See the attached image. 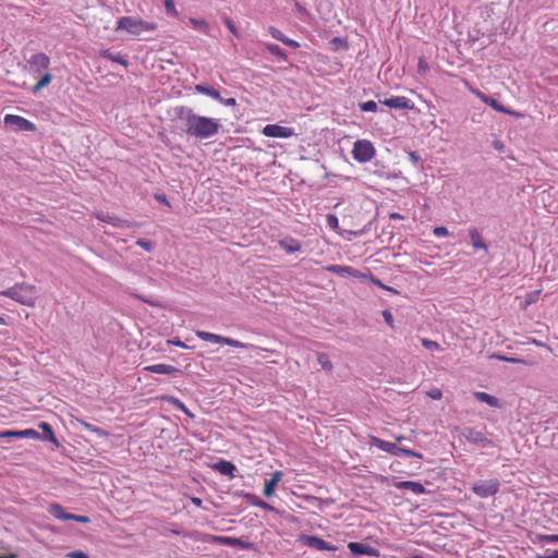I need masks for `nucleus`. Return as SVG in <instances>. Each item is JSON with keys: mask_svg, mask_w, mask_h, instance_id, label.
<instances>
[{"mask_svg": "<svg viewBox=\"0 0 558 558\" xmlns=\"http://www.w3.org/2000/svg\"><path fill=\"white\" fill-rule=\"evenodd\" d=\"M179 117L184 121V132L187 136L206 140L219 132V121L214 118L196 114L192 109L182 108Z\"/></svg>", "mask_w": 558, "mask_h": 558, "instance_id": "nucleus-1", "label": "nucleus"}, {"mask_svg": "<svg viewBox=\"0 0 558 558\" xmlns=\"http://www.w3.org/2000/svg\"><path fill=\"white\" fill-rule=\"evenodd\" d=\"M50 58L44 52L34 53L26 61V69L32 75H40V80L32 87V92L37 94L43 88L47 87L53 76L49 72Z\"/></svg>", "mask_w": 558, "mask_h": 558, "instance_id": "nucleus-2", "label": "nucleus"}, {"mask_svg": "<svg viewBox=\"0 0 558 558\" xmlns=\"http://www.w3.org/2000/svg\"><path fill=\"white\" fill-rule=\"evenodd\" d=\"M157 23L145 21L138 16H122L117 21L116 31H124L132 36H141L157 29Z\"/></svg>", "mask_w": 558, "mask_h": 558, "instance_id": "nucleus-3", "label": "nucleus"}, {"mask_svg": "<svg viewBox=\"0 0 558 558\" xmlns=\"http://www.w3.org/2000/svg\"><path fill=\"white\" fill-rule=\"evenodd\" d=\"M0 294L26 306H34L36 303V288L27 283H17Z\"/></svg>", "mask_w": 558, "mask_h": 558, "instance_id": "nucleus-4", "label": "nucleus"}, {"mask_svg": "<svg viewBox=\"0 0 558 558\" xmlns=\"http://www.w3.org/2000/svg\"><path fill=\"white\" fill-rule=\"evenodd\" d=\"M195 333L199 339H202L204 341H210V342H215V343L226 344V345H230V347L239 348V349H257V347H255L254 344L244 343L239 340L223 337V336L216 335V333L208 332V331L196 330Z\"/></svg>", "mask_w": 558, "mask_h": 558, "instance_id": "nucleus-5", "label": "nucleus"}, {"mask_svg": "<svg viewBox=\"0 0 558 558\" xmlns=\"http://www.w3.org/2000/svg\"><path fill=\"white\" fill-rule=\"evenodd\" d=\"M376 155L374 144L368 140H359L353 144L352 156L361 163L371 161Z\"/></svg>", "mask_w": 558, "mask_h": 558, "instance_id": "nucleus-6", "label": "nucleus"}, {"mask_svg": "<svg viewBox=\"0 0 558 558\" xmlns=\"http://www.w3.org/2000/svg\"><path fill=\"white\" fill-rule=\"evenodd\" d=\"M500 488V483L497 478L478 481L473 484L472 492L480 498H488L495 496Z\"/></svg>", "mask_w": 558, "mask_h": 558, "instance_id": "nucleus-7", "label": "nucleus"}, {"mask_svg": "<svg viewBox=\"0 0 558 558\" xmlns=\"http://www.w3.org/2000/svg\"><path fill=\"white\" fill-rule=\"evenodd\" d=\"M47 511L49 514H51L54 519L59 521H76L80 523H89L90 519L87 515H78L69 513L65 511V509L58 502H52L48 506Z\"/></svg>", "mask_w": 558, "mask_h": 558, "instance_id": "nucleus-8", "label": "nucleus"}, {"mask_svg": "<svg viewBox=\"0 0 558 558\" xmlns=\"http://www.w3.org/2000/svg\"><path fill=\"white\" fill-rule=\"evenodd\" d=\"M464 84H465V86L468 87V89L472 94H474L477 98H480L484 104H486L489 107H492L494 110H496L498 112L506 113V114H510V116H513V117H517V118L522 116L521 113H519L517 111H512V110H509V109L505 108L496 99L485 95L484 93H482L478 89L473 88L468 81H465Z\"/></svg>", "mask_w": 558, "mask_h": 558, "instance_id": "nucleus-9", "label": "nucleus"}, {"mask_svg": "<svg viewBox=\"0 0 558 558\" xmlns=\"http://www.w3.org/2000/svg\"><path fill=\"white\" fill-rule=\"evenodd\" d=\"M299 541L303 545L316 550L336 551L338 549L336 545L327 543L314 535H300Z\"/></svg>", "mask_w": 558, "mask_h": 558, "instance_id": "nucleus-10", "label": "nucleus"}, {"mask_svg": "<svg viewBox=\"0 0 558 558\" xmlns=\"http://www.w3.org/2000/svg\"><path fill=\"white\" fill-rule=\"evenodd\" d=\"M262 133L267 137L277 138H289L295 134L293 128L279 124H267L263 128Z\"/></svg>", "mask_w": 558, "mask_h": 558, "instance_id": "nucleus-11", "label": "nucleus"}, {"mask_svg": "<svg viewBox=\"0 0 558 558\" xmlns=\"http://www.w3.org/2000/svg\"><path fill=\"white\" fill-rule=\"evenodd\" d=\"M327 271L331 274H336L341 277L350 276L353 278H361L363 279L366 277V274L361 272L360 270L351 267V266H343V265H328L325 268Z\"/></svg>", "mask_w": 558, "mask_h": 558, "instance_id": "nucleus-12", "label": "nucleus"}, {"mask_svg": "<svg viewBox=\"0 0 558 558\" xmlns=\"http://www.w3.org/2000/svg\"><path fill=\"white\" fill-rule=\"evenodd\" d=\"M4 123L15 125L19 130L27 131V132H34L36 131V125L25 119L24 117L16 116V114H7L4 117Z\"/></svg>", "mask_w": 558, "mask_h": 558, "instance_id": "nucleus-13", "label": "nucleus"}, {"mask_svg": "<svg viewBox=\"0 0 558 558\" xmlns=\"http://www.w3.org/2000/svg\"><path fill=\"white\" fill-rule=\"evenodd\" d=\"M463 437L471 444L481 445L482 447L490 446L492 441L486 438L484 433L474 429L465 428L463 430Z\"/></svg>", "mask_w": 558, "mask_h": 558, "instance_id": "nucleus-14", "label": "nucleus"}, {"mask_svg": "<svg viewBox=\"0 0 558 558\" xmlns=\"http://www.w3.org/2000/svg\"><path fill=\"white\" fill-rule=\"evenodd\" d=\"M348 548L353 556H378V550L376 548L363 543L350 542L348 544Z\"/></svg>", "mask_w": 558, "mask_h": 558, "instance_id": "nucleus-15", "label": "nucleus"}, {"mask_svg": "<svg viewBox=\"0 0 558 558\" xmlns=\"http://www.w3.org/2000/svg\"><path fill=\"white\" fill-rule=\"evenodd\" d=\"M380 104L393 109H412V101L405 96H395L385 100H379Z\"/></svg>", "mask_w": 558, "mask_h": 558, "instance_id": "nucleus-16", "label": "nucleus"}, {"mask_svg": "<svg viewBox=\"0 0 558 558\" xmlns=\"http://www.w3.org/2000/svg\"><path fill=\"white\" fill-rule=\"evenodd\" d=\"M278 245L287 254H292V253L299 252L302 248L301 241H299L292 236H287V238L280 240L278 242Z\"/></svg>", "mask_w": 558, "mask_h": 558, "instance_id": "nucleus-17", "label": "nucleus"}, {"mask_svg": "<svg viewBox=\"0 0 558 558\" xmlns=\"http://www.w3.org/2000/svg\"><path fill=\"white\" fill-rule=\"evenodd\" d=\"M143 371L148 372V373L165 374V375H171V374L180 372L177 367H174L172 365H168V364H162V363L145 366L143 368Z\"/></svg>", "mask_w": 558, "mask_h": 558, "instance_id": "nucleus-18", "label": "nucleus"}, {"mask_svg": "<svg viewBox=\"0 0 558 558\" xmlns=\"http://www.w3.org/2000/svg\"><path fill=\"white\" fill-rule=\"evenodd\" d=\"M282 476L283 474L281 471H276L272 473L271 478L266 481L264 487V495L267 498H270L275 494L276 486L282 480Z\"/></svg>", "mask_w": 558, "mask_h": 558, "instance_id": "nucleus-19", "label": "nucleus"}, {"mask_svg": "<svg viewBox=\"0 0 558 558\" xmlns=\"http://www.w3.org/2000/svg\"><path fill=\"white\" fill-rule=\"evenodd\" d=\"M395 486L398 489H409L415 495H422L425 493V487L418 482L401 481V482L395 483Z\"/></svg>", "mask_w": 558, "mask_h": 558, "instance_id": "nucleus-20", "label": "nucleus"}, {"mask_svg": "<svg viewBox=\"0 0 558 558\" xmlns=\"http://www.w3.org/2000/svg\"><path fill=\"white\" fill-rule=\"evenodd\" d=\"M469 235L474 250H483L486 253L488 252V247L476 228H470Z\"/></svg>", "mask_w": 558, "mask_h": 558, "instance_id": "nucleus-21", "label": "nucleus"}, {"mask_svg": "<svg viewBox=\"0 0 558 558\" xmlns=\"http://www.w3.org/2000/svg\"><path fill=\"white\" fill-rule=\"evenodd\" d=\"M268 32L269 34L272 36V38L283 43L284 45L291 47V48H299L300 47V44L294 40V39H291V38H288L287 36H284V34L278 29L277 27H274V26H270L268 28Z\"/></svg>", "mask_w": 558, "mask_h": 558, "instance_id": "nucleus-22", "label": "nucleus"}, {"mask_svg": "<svg viewBox=\"0 0 558 558\" xmlns=\"http://www.w3.org/2000/svg\"><path fill=\"white\" fill-rule=\"evenodd\" d=\"M474 397L480 402H484V403L488 404L492 408H499L500 407L499 400L496 397H494V396H492V395H489L487 392L475 391L474 392Z\"/></svg>", "mask_w": 558, "mask_h": 558, "instance_id": "nucleus-23", "label": "nucleus"}, {"mask_svg": "<svg viewBox=\"0 0 558 558\" xmlns=\"http://www.w3.org/2000/svg\"><path fill=\"white\" fill-rule=\"evenodd\" d=\"M100 56L105 59L112 61V62L119 63L125 68H128V65H129V61H128L126 57L122 53H113L110 50H102L100 52Z\"/></svg>", "mask_w": 558, "mask_h": 558, "instance_id": "nucleus-24", "label": "nucleus"}, {"mask_svg": "<svg viewBox=\"0 0 558 558\" xmlns=\"http://www.w3.org/2000/svg\"><path fill=\"white\" fill-rule=\"evenodd\" d=\"M160 399L167 401L170 404H172L174 408H177L178 410L182 411L187 416L194 417V414L177 397H173V396H162Z\"/></svg>", "mask_w": 558, "mask_h": 558, "instance_id": "nucleus-25", "label": "nucleus"}, {"mask_svg": "<svg viewBox=\"0 0 558 558\" xmlns=\"http://www.w3.org/2000/svg\"><path fill=\"white\" fill-rule=\"evenodd\" d=\"M96 218L100 221H104V222H107V223H110L114 227H124L126 226V222L117 218V217H113V216H110L109 214H105L102 211H99V213H96L95 214Z\"/></svg>", "mask_w": 558, "mask_h": 558, "instance_id": "nucleus-26", "label": "nucleus"}, {"mask_svg": "<svg viewBox=\"0 0 558 558\" xmlns=\"http://www.w3.org/2000/svg\"><path fill=\"white\" fill-rule=\"evenodd\" d=\"M214 469L223 475H232L235 466L232 462L227 460H220L214 464Z\"/></svg>", "mask_w": 558, "mask_h": 558, "instance_id": "nucleus-27", "label": "nucleus"}, {"mask_svg": "<svg viewBox=\"0 0 558 558\" xmlns=\"http://www.w3.org/2000/svg\"><path fill=\"white\" fill-rule=\"evenodd\" d=\"M373 442L378 449L386 451L390 454H396V450L398 447L396 444L376 437L373 438Z\"/></svg>", "mask_w": 558, "mask_h": 558, "instance_id": "nucleus-28", "label": "nucleus"}, {"mask_svg": "<svg viewBox=\"0 0 558 558\" xmlns=\"http://www.w3.org/2000/svg\"><path fill=\"white\" fill-rule=\"evenodd\" d=\"M195 90L197 93H201V94H204V95H207L216 100L220 99V93L215 89L214 87L209 86V85H206V84H197L195 86Z\"/></svg>", "mask_w": 558, "mask_h": 558, "instance_id": "nucleus-29", "label": "nucleus"}, {"mask_svg": "<svg viewBox=\"0 0 558 558\" xmlns=\"http://www.w3.org/2000/svg\"><path fill=\"white\" fill-rule=\"evenodd\" d=\"M39 428L43 429V432L45 433V438L48 439L49 441H51L52 444H54L56 446H59V441L58 439L56 438L54 436V433H53V429L51 427V425L47 422H41L39 424Z\"/></svg>", "mask_w": 558, "mask_h": 558, "instance_id": "nucleus-30", "label": "nucleus"}, {"mask_svg": "<svg viewBox=\"0 0 558 558\" xmlns=\"http://www.w3.org/2000/svg\"><path fill=\"white\" fill-rule=\"evenodd\" d=\"M190 23L195 29H198L204 34H209V25L205 20L191 17Z\"/></svg>", "mask_w": 558, "mask_h": 558, "instance_id": "nucleus-31", "label": "nucleus"}, {"mask_svg": "<svg viewBox=\"0 0 558 558\" xmlns=\"http://www.w3.org/2000/svg\"><path fill=\"white\" fill-rule=\"evenodd\" d=\"M266 49L272 54L275 56L276 58L280 59V60H283L286 61L287 60V54L286 52L278 46V45H275V44H266Z\"/></svg>", "mask_w": 558, "mask_h": 558, "instance_id": "nucleus-32", "label": "nucleus"}, {"mask_svg": "<svg viewBox=\"0 0 558 558\" xmlns=\"http://www.w3.org/2000/svg\"><path fill=\"white\" fill-rule=\"evenodd\" d=\"M496 359H498L500 361L513 363V364H523V365H530V366L535 365L537 363L536 361H526L524 359L508 357V356H504V355H496Z\"/></svg>", "mask_w": 558, "mask_h": 558, "instance_id": "nucleus-33", "label": "nucleus"}, {"mask_svg": "<svg viewBox=\"0 0 558 558\" xmlns=\"http://www.w3.org/2000/svg\"><path fill=\"white\" fill-rule=\"evenodd\" d=\"M317 362L320 364L323 369L330 372L333 367L332 362L326 353H317Z\"/></svg>", "mask_w": 558, "mask_h": 558, "instance_id": "nucleus-34", "label": "nucleus"}, {"mask_svg": "<svg viewBox=\"0 0 558 558\" xmlns=\"http://www.w3.org/2000/svg\"><path fill=\"white\" fill-rule=\"evenodd\" d=\"M163 4H165V9H166V12L168 15H171L174 17L179 16V12L175 8V3L173 0H163Z\"/></svg>", "mask_w": 558, "mask_h": 558, "instance_id": "nucleus-35", "label": "nucleus"}, {"mask_svg": "<svg viewBox=\"0 0 558 558\" xmlns=\"http://www.w3.org/2000/svg\"><path fill=\"white\" fill-rule=\"evenodd\" d=\"M23 438L38 439V438H40V435L37 430L32 429V428L19 430V439H23Z\"/></svg>", "mask_w": 558, "mask_h": 558, "instance_id": "nucleus-36", "label": "nucleus"}, {"mask_svg": "<svg viewBox=\"0 0 558 558\" xmlns=\"http://www.w3.org/2000/svg\"><path fill=\"white\" fill-rule=\"evenodd\" d=\"M541 292H542V290L539 289V290H535V291L529 293L526 296V300L524 301L523 308H526L529 305L537 302V300L541 295Z\"/></svg>", "mask_w": 558, "mask_h": 558, "instance_id": "nucleus-37", "label": "nucleus"}, {"mask_svg": "<svg viewBox=\"0 0 558 558\" xmlns=\"http://www.w3.org/2000/svg\"><path fill=\"white\" fill-rule=\"evenodd\" d=\"M360 109L363 112H375L377 110V104L374 100H368L360 105Z\"/></svg>", "mask_w": 558, "mask_h": 558, "instance_id": "nucleus-38", "label": "nucleus"}, {"mask_svg": "<svg viewBox=\"0 0 558 558\" xmlns=\"http://www.w3.org/2000/svg\"><path fill=\"white\" fill-rule=\"evenodd\" d=\"M421 342H422V345L427 350H436V351L440 350V345L436 341H433V340H429L426 338H422Z\"/></svg>", "mask_w": 558, "mask_h": 558, "instance_id": "nucleus-39", "label": "nucleus"}, {"mask_svg": "<svg viewBox=\"0 0 558 558\" xmlns=\"http://www.w3.org/2000/svg\"><path fill=\"white\" fill-rule=\"evenodd\" d=\"M326 222H327V226L332 230H337L339 228V220H338L337 216L333 214L327 215Z\"/></svg>", "mask_w": 558, "mask_h": 558, "instance_id": "nucleus-40", "label": "nucleus"}, {"mask_svg": "<svg viewBox=\"0 0 558 558\" xmlns=\"http://www.w3.org/2000/svg\"><path fill=\"white\" fill-rule=\"evenodd\" d=\"M536 558H558V549H546L543 554L536 555Z\"/></svg>", "mask_w": 558, "mask_h": 558, "instance_id": "nucleus-41", "label": "nucleus"}, {"mask_svg": "<svg viewBox=\"0 0 558 558\" xmlns=\"http://www.w3.org/2000/svg\"><path fill=\"white\" fill-rule=\"evenodd\" d=\"M381 315H383V317H384L385 322H386V323H387L391 328H393V327H395V325H393V324H395V320H393V316H392L391 312H390L389 310H385V311H383Z\"/></svg>", "mask_w": 558, "mask_h": 558, "instance_id": "nucleus-42", "label": "nucleus"}, {"mask_svg": "<svg viewBox=\"0 0 558 558\" xmlns=\"http://www.w3.org/2000/svg\"><path fill=\"white\" fill-rule=\"evenodd\" d=\"M136 245L144 248L147 252H150L153 250V244L149 241H146L144 239H140L136 241Z\"/></svg>", "mask_w": 558, "mask_h": 558, "instance_id": "nucleus-43", "label": "nucleus"}, {"mask_svg": "<svg viewBox=\"0 0 558 558\" xmlns=\"http://www.w3.org/2000/svg\"><path fill=\"white\" fill-rule=\"evenodd\" d=\"M252 504L262 508V509H266V510H271L272 507L269 506L268 504H266L265 501L260 500L259 498L257 497H253L252 499Z\"/></svg>", "mask_w": 558, "mask_h": 558, "instance_id": "nucleus-44", "label": "nucleus"}, {"mask_svg": "<svg viewBox=\"0 0 558 558\" xmlns=\"http://www.w3.org/2000/svg\"><path fill=\"white\" fill-rule=\"evenodd\" d=\"M0 438H19V430H0Z\"/></svg>", "mask_w": 558, "mask_h": 558, "instance_id": "nucleus-45", "label": "nucleus"}, {"mask_svg": "<svg viewBox=\"0 0 558 558\" xmlns=\"http://www.w3.org/2000/svg\"><path fill=\"white\" fill-rule=\"evenodd\" d=\"M427 396L433 400H440L442 398V392L440 389L435 388L427 392Z\"/></svg>", "mask_w": 558, "mask_h": 558, "instance_id": "nucleus-46", "label": "nucleus"}, {"mask_svg": "<svg viewBox=\"0 0 558 558\" xmlns=\"http://www.w3.org/2000/svg\"><path fill=\"white\" fill-rule=\"evenodd\" d=\"M433 232L438 238L447 236L449 234L446 227H435Z\"/></svg>", "mask_w": 558, "mask_h": 558, "instance_id": "nucleus-47", "label": "nucleus"}, {"mask_svg": "<svg viewBox=\"0 0 558 558\" xmlns=\"http://www.w3.org/2000/svg\"><path fill=\"white\" fill-rule=\"evenodd\" d=\"M167 342L168 344L175 345L182 349H190V347L182 342L179 338L169 339Z\"/></svg>", "mask_w": 558, "mask_h": 558, "instance_id": "nucleus-48", "label": "nucleus"}, {"mask_svg": "<svg viewBox=\"0 0 558 558\" xmlns=\"http://www.w3.org/2000/svg\"><path fill=\"white\" fill-rule=\"evenodd\" d=\"M225 24L233 35L239 36L238 29L230 19H226Z\"/></svg>", "mask_w": 558, "mask_h": 558, "instance_id": "nucleus-49", "label": "nucleus"}, {"mask_svg": "<svg viewBox=\"0 0 558 558\" xmlns=\"http://www.w3.org/2000/svg\"><path fill=\"white\" fill-rule=\"evenodd\" d=\"M69 558H89L84 551L82 550H74L66 555Z\"/></svg>", "mask_w": 558, "mask_h": 558, "instance_id": "nucleus-50", "label": "nucleus"}, {"mask_svg": "<svg viewBox=\"0 0 558 558\" xmlns=\"http://www.w3.org/2000/svg\"><path fill=\"white\" fill-rule=\"evenodd\" d=\"M363 279H366L380 288L384 287V283L379 279L375 278L372 274H366V277H364Z\"/></svg>", "mask_w": 558, "mask_h": 558, "instance_id": "nucleus-51", "label": "nucleus"}, {"mask_svg": "<svg viewBox=\"0 0 558 558\" xmlns=\"http://www.w3.org/2000/svg\"><path fill=\"white\" fill-rule=\"evenodd\" d=\"M92 433L96 434L99 437H109V433L98 426H95Z\"/></svg>", "mask_w": 558, "mask_h": 558, "instance_id": "nucleus-52", "label": "nucleus"}, {"mask_svg": "<svg viewBox=\"0 0 558 558\" xmlns=\"http://www.w3.org/2000/svg\"><path fill=\"white\" fill-rule=\"evenodd\" d=\"M533 543L534 544L547 543V534H536L533 539Z\"/></svg>", "mask_w": 558, "mask_h": 558, "instance_id": "nucleus-53", "label": "nucleus"}, {"mask_svg": "<svg viewBox=\"0 0 558 558\" xmlns=\"http://www.w3.org/2000/svg\"><path fill=\"white\" fill-rule=\"evenodd\" d=\"M218 101H220L221 104H223L225 106H228V107H233L236 105V100L234 98H227V99H223L221 96H220V99H218Z\"/></svg>", "mask_w": 558, "mask_h": 558, "instance_id": "nucleus-54", "label": "nucleus"}, {"mask_svg": "<svg viewBox=\"0 0 558 558\" xmlns=\"http://www.w3.org/2000/svg\"><path fill=\"white\" fill-rule=\"evenodd\" d=\"M417 68L420 72H426L428 70V65L423 58L418 60Z\"/></svg>", "mask_w": 558, "mask_h": 558, "instance_id": "nucleus-55", "label": "nucleus"}, {"mask_svg": "<svg viewBox=\"0 0 558 558\" xmlns=\"http://www.w3.org/2000/svg\"><path fill=\"white\" fill-rule=\"evenodd\" d=\"M219 543L221 544H227V545H231L234 543V539L230 538V537H223V536H220V537H217L216 538Z\"/></svg>", "mask_w": 558, "mask_h": 558, "instance_id": "nucleus-56", "label": "nucleus"}, {"mask_svg": "<svg viewBox=\"0 0 558 558\" xmlns=\"http://www.w3.org/2000/svg\"><path fill=\"white\" fill-rule=\"evenodd\" d=\"M405 456L407 457H414V458H417V459H423V454L422 453L413 451L411 449L407 450Z\"/></svg>", "mask_w": 558, "mask_h": 558, "instance_id": "nucleus-57", "label": "nucleus"}, {"mask_svg": "<svg viewBox=\"0 0 558 558\" xmlns=\"http://www.w3.org/2000/svg\"><path fill=\"white\" fill-rule=\"evenodd\" d=\"M389 218L391 220H403L404 219V216H402L401 214L399 213H391L389 214Z\"/></svg>", "mask_w": 558, "mask_h": 558, "instance_id": "nucleus-58", "label": "nucleus"}, {"mask_svg": "<svg viewBox=\"0 0 558 558\" xmlns=\"http://www.w3.org/2000/svg\"><path fill=\"white\" fill-rule=\"evenodd\" d=\"M81 425L87 429L88 432H93V429L95 428V425L90 424V423H87L85 421H81Z\"/></svg>", "mask_w": 558, "mask_h": 558, "instance_id": "nucleus-59", "label": "nucleus"}, {"mask_svg": "<svg viewBox=\"0 0 558 558\" xmlns=\"http://www.w3.org/2000/svg\"><path fill=\"white\" fill-rule=\"evenodd\" d=\"M547 543H558V535L547 534Z\"/></svg>", "mask_w": 558, "mask_h": 558, "instance_id": "nucleus-60", "label": "nucleus"}, {"mask_svg": "<svg viewBox=\"0 0 558 558\" xmlns=\"http://www.w3.org/2000/svg\"><path fill=\"white\" fill-rule=\"evenodd\" d=\"M407 448L397 447L396 454L395 456H405Z\"/></svg>", "mask_w": 558, "mask_h": 558, "instance_id": "nucleus-61", "label": "nucleus"}, {"mask_svg": "<svg viewBox=\"0 0 558 558\" xmlns=\"http://www.w3.org/2000/svg\"><path fill=\"white\" fill-rule=\"evenodd\" d=\"M191 501L196 506V507H201L202 506V499L198 498V497H192L191 498Z\"/></svg>", "mask_w": 558, "mask_h": 558, "instance_id": "nucleus-62", "label": "nucleus"}, {"mask_svg": "<svg viewBox=\"0 0 558 558\" xmlns=\"http://www.w3.org/2000/svg\"><path fill=\"white\" fill-rule=\"evenodd\" d=\"M156 198H157L159 202H161V203H163V204H166V205H168V206L170 205V204H169V202H168V199H167V197H166L165 195H157V196H156Z\"/></svg>", "mask_w": 558, "mask_h": 558, "instance_id": "nucleus-63", "label": "nucleus"}, {"mask_svg": "<svg viewBox=\"0 0 558 558\" xmlns=\"http://www.w3.org/2000/svg\"><path fill=\"white\" fill-rule=\"evenodd\" d=\"M532 342H533L534 344H536L537 347H544V348H546V349L550 350V349H549L545 343H543V342H541V341H538V340H535V339H534Z\"/></svg>", "mask_w": 558, "mask_h": 558, "instance_id": "nucleus-64", "label": "nucleus"}]
</instances>
